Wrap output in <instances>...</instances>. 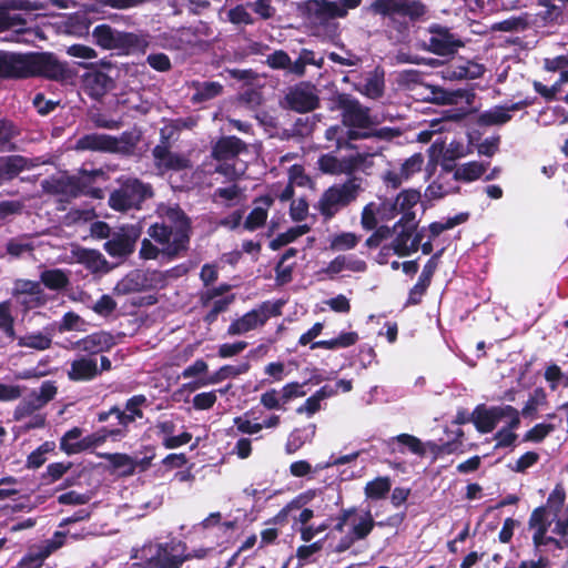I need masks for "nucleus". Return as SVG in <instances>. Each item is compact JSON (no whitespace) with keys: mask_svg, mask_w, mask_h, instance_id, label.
Masks as SVG:
<instances>
[{"mask_svg":"<svg viewBox=\"0 0 568 568\" xmlns=\"http://www.w3.org/2000/svg\"><path fill=\"white\" fill-rule=\"evenodd\" d=\"M160 221L152 223L146 231L149 239L141 242L139 256L142 260H156L160 254L169 261L183 257L190 250L192 221L174 204H160L156 209Z\"/></svg>","mask_w":568,"mask_h":568,"instance_id":"obj_1","label":"nucleus"},{"mask_svg":"<svg viewBox=\"0 0 568 568\" xmlns=\"http://www.w3.org/2000/svg\"><path fill=\"white\" fill-rule=\"evenodd\" d=\"M71 77L67 62L52 52H12L0 50V80L43 78L64 81Z\"/></svg>","mask_w":568,"mask_h":568,"instance_id":"obj_2","label":"nucleus"},{"mask_svg":"<svg viewBox=\"0 0 568 568\" xmlns=\"http://www.w3.org/2000/svg\"><path fill=\"white\" fill-rule=\"evenodd\" d=\"M132 558L140 559L142 568H181L185 562L181 540L175 538L165 542H145Z\"/></svg>","mask_w":568,"mask_h":568,"instance_id":"obj_3","label":"nucleus"},{"mask_svg":"<svg viewBox=\"0 0 568 568\" xmlns=\"http://www.w3.org/2000/svg\"><path fill=\"white\" fill-rule=\"evenodd\" d=\"M94 43L104 50H116L119 54L144 53L149 41L144 36L120 31L110 24L102 23L94 27L92 31Z\"/></svg>","mask_w":568,"mask_h":568,"instance_id":"obj_4","label":"nucleus"},{"mask_svg":"<svg viewBox=\"0 0 568 568\" xmlns=\"http://www.w3.org/2000/svg\"><path fill=\"white\" fill-rule=\"evenodd\" d=\"M154 195L153 187L136 178H129L120 183V186L111 192L108 203L118 212L140 210L142 203Z\"/></svg>","mask_w":568,"mask_h":568,"instance_id":"obj_5","label":"nucleus"},{"mask_svg":"<svg viewBox=\"0 0 568 568\" xmlns=\"http://www.w3.org/2000/svg\"><path fill=\"white\" fill-rule=\"evenodd\" d=\"M362 0H342L341 2L326 0H308L301 8L303 18L312 26H326L331 20L345 18L348 10L361 6Z\"/></svg>","mask_w":568,"mask_h":568,"instance_id":"obj_6","label":"nucleus"},{"mask_svg":"<svg viewBox=\"0 0 568 568\" xmlns=\"http://www.w3.org/2000/svg\"><path fill=\"white\" fill-rule=\"evenodd\" d=\"M359 190L361 186L355 179H349L342 184H334L324 191L316 207L324 220L329 221L357 199Z\"/></svg>","mask_w":568,"mask_h":568,"instance_id":"obj_7","label":"nucleus"},{"mask_svg":"<svg viewBox=\"0 0 568 568\" xmlns=\"http://www.w3.org/2000/svg\"><path fill=\"white\" fill-rule=\"evenodd\" d=\"M285 302L277 300L274 303L263 302L257 308L245 313L242 317L234 320L229 328V335H242L250 331L263 326L271 317L282 315V307Z\"/></svg>","mask_w":568,"mask_h":568,"instance_id":"obj_8","label":"nucleus"},{"mask_svg":"<svg viewBox=\"0 0 568 568\" xmlns=\"http://www.w3.org/2000/svg\"><path fill=\"white\" fill-rule=\"evenodd\" d=\"M335 108L341 111L342 123L346 128L366 130L373 125L371 109L348 93L336 95Z\"/></svg>","mask_w":568,"mask_h":568,"instance_id":"obj_9","label":"nucleus"},{"mask_svg":"<svg viewBox=\"0 0 568 568\" xmlns=\"http://www.w3.org/2000/svg\"><path fill=\"white\" fill-rule=\"evenodd\" d=\"M428 38L423 40L420 47L436 55H454L464 42L450 32V29L439 23H432L427 28Z\"/></svg>","mask_w":568,"mask_h":568,"instance_id":"obj_10","label":"nucleus"},{"mask_svg":"<svg viewBox=\"0 0 568 568\" xmlns=\"http://www.w3.org/2000/svg\"><path fill=\"white\" fill-rule=\"evenodd\" d=\"M324 324L321 322L314 323V325L303 333L298 338V345L306 346L310 344L311 349L323 348L335 351L338 348H347L355 345L358 339L357 332H342L337 337L324 341L314 342V339L322 334Z\"/></svg>","mask_w":568,"mask_h":568,"instance_id":"obj_11","label":"nucleus"},{"mask_svg":"<svg viewBox=\"0 0 568 568\" xmlns=\"http://www.w3.org/2000/svg\"><path fill=\"white\" fill-rule=\"evenodd\" d=\"M314 84L302 81L288 89L284 97L286 108L297 113H308L320 106V97Z\"/></svg>","mask_w":568,"mask_h":568,"instance_id":"obj_12","label":"nucleus"},{"mask_svg":"<svg viewBox=\"0 0 568 568\" xmlns=\"http://www.w3.org/2000/svg\"><path fill=\"white\" fill-rule=\"evenodd\" d=\"M528 526L534 529L532 542L536 551H549L562 549V542L554 537L547 536L550 521L547 518V509L545 506L537 507L532 510Z\"/></svg>","mask_w":568,"mask_h":568,"instance_id":"obj_13","label":"nucleus"},{"mask_svg":"<svg viewBox=\"0 0 568 568\" xmlns=\"http://www.w3.org/2000/svg\"><path fill=\"white\" fill-rule=\"evenodd\" d=\"M145 403L146 397L144 395H134L125 402L124 408L114 405L110 407L109 410L99 412L97 414V420L99 423H105L110 416H114L118 420L119 428L129 429L130 424L143 417L141 406L145 405Z\"/></svg>","mask_w":568,"mask_h":568,"instance_id":"obj_14","label":"nucleus"},{"mask_svg":"<svg viewBox=\"0 0 568 568\" xmlns=\"http://www.w3.org/2000/svg\"><path fill=\"white\" fill-rule=\"evenodd\" d=\"M142 234L140 225L122 227L120 232L113 233L104 245V251L111 257L124 258L134 252L135 244Z\"/></svg>","mask_w":568,"mask_h":568,"instance_id":"obj_15","label":"nucleus"},{"mask_svg":"<svg viewBox=\"0 0 568 568\" xmlns=\"http://www.w3.org/2000/svg\"><path fill=\"white\" fill-rule=\"evenodd\" d=\"M152 155L156 168L166 171H181L190 164L186 158L170 151L169 136L164 135L163 130H161V143L153 148Z\"/></svg>","mask_w":568,"mask_h":568,"instance_id":"obj_16","label":"nucleus"},{"mask_svg":"<svg viewBox=\"0 0 568 568\" xmlns=\"http://www.w3.org/2000/svg\"><path fill=\"white\" fill-rule=\"evenodd\" d=\"M375 525L383 526V523H375L371 511L367 510L365 515L359 518V521L353 525L349 531L339 539L333 548V551L336 554L347 551L356 541L366 539Z\"/></svg>","mask_w":568,"mask_h":568,"instance_id":"obj_17","label":"nucleus"},{"mask_svg":"<svg viewBox=\"0 0 568 568\" xmlns=\"http://www.w3.org/2000/svg\"><path fill=\"white\" fill-rule=\"evenodd\" d=\"M98 176L103 179L106 178L105 173L101 169L92 171L83 170L79 176L68 178V186H70L69 194L74 197L79 195H89L94 199H102V190L100 187L92 186Z\"/></svg>","mask_w":568,"mask_h":568,"instance_id":"obj_18","label":"nucleus"},{"mask_svg":"<svg viewBox=\"0 0 568 568\" xmlns=\"http://www.w3.org/2000/svg\"><path fill=\"white\" fill-rule=\"evenodd\" d=\"M246 151L247 145L242 139L235 135H227L220 138L212 145L211 156L217 162H229Z\"/></svg>","mask_w":568,"mask_h":568,"instance_id":"obj_19","label":"nucleus"},{"mask_svg":"<svg viewBox=\"0 0 568 568\" xmlns=\"http://www.w3.org/2000/svg\"><path fill=\"white\" fill-rule=\"evenodd\" d=\"M501 420V406L487 407L478 404L474 408L473 424L480 434L491 433Z\"/></svg>","mask_w":568,"mask_h":568,"instance_id":"obj_20","label":"nucleus"},{"mask_svg":"<svg viewBox=\"0 0 568 568\" xmlns=\"http://www.w3.org/2000/svg\"><path fill=\"white\" fill-rule=\"evenodd\" d=\"M115 345L114 336L111 333L100 331L94 332L79 339L75 346L90 355L108 352Z\"/></svg>","mask_w":568,"mask_h":568,"instance_id":"obj_21","label":"nucleus"},{"mask_svg":"<svg viewBox=\"0 0 568 568\" xmlns=\"http://www.w3.org/2000/svg\"><path fill=\"white\" fill-rule=\"evenodd\" d=\"M116 138L102 133H89L79 138L75 149L79 151L108 152L115 151Z\"/></svg>","mask_w":568,"mask_h":568,"instance_id":"obj_22","label":"nucleus"},{"mask_svg":"<svg viewBox=\"0 0 568 568\" xmlns=\"http://www.w3.org/2000/svg\"><path fill=\"white\" fill-rule=\"evenodd\" d=\"M254 203L261 205L255 206L243 222L244 230L248 232H254L265 225L268 216V209L273 205L274 199L266 194L256 197Z\"/></svg>","mask_w":568,"mask_h":568,"instance_id":"obj_23","label":"nucleus"},{"mask_svg":"<svg viewBox=\"0 0 568 568\" xmlns=\"http://www.w3.org/2000/svg\"><path fill=\"white\" fill-rule=\"evenodd\" d=\"M30 168V160L22 155L0 156V186L16 179L21 172Z\"/></svg>","mask_w":568,"mask_h":568,"instance_id":"obj_24","label":"nucleus"},{"mask_svg":"<svg viewBox=\"0 0 568 568\" xmlns=\"http://www.w3.org/2000/svg\"><path fill=\"white\" fill-rule=\"evenodd\" d=\"M100 375L97 361L90 357L74 359L68 371V378L71 382H89Z\"/></svg>","mask_w":568,"mask_h":568,"instance_id":"obj_25","label":"nucleus"},{"mask_svg":"<svg viewBox=\"0 0 568 568\" xmlns=\"http://www.w3.org/2000/svg\"><path fill=\"white\" fill-rule=\"evenodd\" d=\"M148 277L140 271L134 270L129 272L121 278L113 288L115 295H129L132 293H140L148 287Z\"/></svg>","mask_w":568,"mask_h":568,"instance_id":"obj_26","label":"nucleus"},{"mask_svg":"<svg viewBox=\"0 0 568 568\" xmlns=\"http://www.w3.org/2000/svg\"><path fill=\"white\" fill-rule=\"evenodd\" d=\"M53 328L45 326L42 332H31L17 338L18 346L32 348L36 351H45L52 346Z\"/></svg>","mask_w":568,"mask_h":568,"instance_id":"obj_27","label":"nucleus"},{"mask_svg":"<svg viewBox=\"0 0 568 568\" xmlns=\"http://www.w3.org/2000/svg\"><path fill=\"white\" fill-rule=\"evenodd\" d=\"M250 368L251 364L248 362H243L239 365H224L220 367L216 372H214L207 379L197 381L191 384L190 388L196 389L197 387L205 386L209 384H217L224 379L245 374L250 371Z\"/></svg>","mask_w":568,"mask_h":568,"instance_id":"obj_28","label":"nucleus"},{"mask_svg":"<svg viewBox=\"0 0 568 568\" xmlns=\"http://www.w3.org/2000/svg\"><path fill=\"white\" fill-rule=\"evenodd\" d=\"M363 95L378 100L385 93V71L382 67H376L368 73L363 88H356Z\"/></svg>","mask_w":568,"mask_h":568,"instance_id":"obj_29","label":"nucleus"},{"mask_svg":"<svg viewBox=\"0 0 568 568\" xmlns=\"http://www.w3.org/2000/svg\"><path fill=\"white\" fill-rule=\"evenodd\" d=\"M20 135L18 125L8 119H0V153H9L18 150L14 140Z\"/></svg>","mask_w":568,"mask_h":568,"instance_id":"obj_30","label":"nucleus"},{"mask_svg":"<svg viewBox=\"0 0 568 568\" xmlns=\"http://www.w3.org/2000/svg\"><path fill=\"white\" fill-rule=\"evenodd\" d=\"M192 88L195 90L193 93L191 101L194 104L203 103L209 100H212L223 92V85L216 81H193Z\"/></svg>","mask_w":568,"mask_h":568,"instance_id":"obj_31","label":"nucleus"},{"mask_svg":"<svg viewBox=\"0 0 568 568\" xmlns=\"http://www.w3.org/2000/svg\"><path fill=\"white\" fill-rule=\"evenodd\" d=\"M318 169L325 174L337 175L353 170V164L348 160H338L331 153L322 154L317 161Z\"/></svg>","mask_w":568,"mask_h":568,"instance_id":"obj_32","label":"nucleus"},{"mask_svg":"<svg viewBox=\"0 0 568 568\" xmlns=\"http://www.w3.org/2000/svg\"><path fill=\"white\" fill-rule=\"evenodd\" d=\"M509 105H497L479 114L478 124L485 126L503 125L511 120Z\"/></svg>","mask_w":568,"mask_h":568,"instance_id":"obj_33","label":"nucleus"},{"mask_svg":"<svg viewBox=\"0 0 568 568\" xmlns=\"http://www.w3.org/2000/svg\"><path fill=\"white\" fill-rule=\"evenodd\" d=\"M415 231L416 230H410L409 227L406 226H398L396 231H393V234H395V236L389 245V248L393 250L394 254H396L399 257L410 255L409 243Z\"/></svg>","mask_w":568,"mask_h":568,"instance_id":"obj_34","label":"nucleus"},{"mask_svg":"<svg viewBox=\"0 0 568 568\" xmlns=\"http://www.w3.org/2000/svg\"><path fill=\"white\" fill-rule=\"evenodd\" d=\"M40 282L47 288L52 291H62L67 288L70 283L68 275L60 268L45 270L41 272Z\"/></svg>","mask_w":568,"mask_h":568,"instance_id":"obj_35","label":"nucleus"},{"mask_svg":"<svg viewBox=\"0 0 568 568\" xmlns=\"http://www.w3.org/2000/svg\"><path fill=\"white\" fill-rule=\"evenodd\" d=\"M27 24L22 14L7 12L6 8L0 6V32L13 30L17 33H23L28 30Z\"/></svg>","mask_w":568,"mask_h":568,"instance_id":"obj_36","label":"nucleus"},{"mask_svg":"<svg viewBox=\"0 0 568 568\" xmlns=\"http://www.w3.org/2000/svg\"><path fill=\"white\" fill-rule=\"evenodd\" d=\"M488 163L471 161L463 164L454 173L457 181L473 182L478 180L487 171Z\"/></svg>","mask_w":568,"mask_h":568,"instance_id":"obj_37","label":"nucleus"},{"mask_svg":"<svg viewBox=\"0 0 568 568\" xmlns=\"http://www.w3.org/2000/svg\"><path fill=\"white\" fill-rule=\"evenodd\" d=\"M43 407L44 404L36 396V390H32L16 406L13 410V419L21 420Z\"/></svg>","mask_w":568,"mask_h":568,"instance_id":"obj_38","label":"nucleus"},{"mask_svg":"<svg viewBox=\"0 0 568 568\" xmlns=\"http://www.w3.org/2000/svg\"><path fill=\"white\" fill-rule=\"evenodd\" d=\"M392 480L388 476L377 477L368 481L364 488L367 498L373 500L384 499L390 491Z\"/></svg>","mask_w":568,"mask_h":568,"instance_id":"obj_39","label":"nucleus"},{"mask_svg":"<svg viewBox=\"0 0 568 568\" xmlns=\"http://www.w3.org/2000/svg\"><path fill=\"white\" fill-rule=\"evenodd\" d=\"M427 13V7L422 0H402L399 19L416 22Z\"/></svg>","mask_w":568,"mask_h":568,"instance_id":"obj_40","label":"nucleus"},{"mask_svg":"<svg viewBox=\"0 0 568 568\" xmlns=\"http://www.w3.org/2000/svg\"><path fill=\"white\" fill-rule=\"evenodd\" d=\"M402 0H374L371 10L375 14L389 18L393 21L399 19Z\"/></svg>","mask_w":568,"mask_h":568,"instance_id":"obj_41","label":"nucleus"},{"mask_svg":"<svg viewBox=\"0 0 568 568\" xmlns=\"http://www.w3.org/2000/svg\"><path fill=\"white\" fill-rule=\"evenodd\" d=\"M33 250L34 245L29 234L12 237L6 244V252L13 257H20L24 253L33 252Z\"/></svg>","mask_w":568,"mask_h":568,"instance_id":"obj_42","label":"nucleus"},{"mask_svg":"<svg viewBox=\"0 0 568 568\" xmlns=\"http://www.w3.org/2000/svg\"><path fill=\"white\" fill-rule=\"evenodd\" d=\"M129 434V429L118 427L103 426L97 432L90 434L94 448L103 445L109 438L112 440H121Z\"/></svg>","mask_w":568,"mask_h":568,"instance_id":"obj_43","label":"nucleus"},{"mask_svg":"<svg viewBox=\"0 0 568 568\" xmlns=\"http://www.w3.org/2000/svg\"><path fill=\"white\" fill-rule=\"evenodd\" d=\"M470 62H467L466 64H458V65H448L444 73V78L449 80H465V79H476L481 74L480 65L474 64V67L477 69V71H470L469 64Z\"/></svg>","mask_w":568,"mask_h":568,"instance_id":"obj_44","label":"nucleus"},{"mask_svg":"<svg viewBox=\"0 0 568 568\" xmlns=\"http://www.w3.org/2000/svg\"><path fill=\"white\" fill-rule=\"evenodd\" d=\"M0 329L10 339H16L14 317L11 313L9 300L0 303Z\"/></svg>","mask_w":568,"mask_h":568,"instance_id":"obj_45","label":"nucleus"},{"mask_svg":"<svg viewBox=\"0 0 568 568\" xmlns=\"http://www.w3.org/2000/svg\"><path fill=\"white\" fill-rule=\"evenodd\" d=\"M72 467V463H51L47 466L45 473L41 475L42 484L50 485L61 479Z\"/></svg>","mask_w":568,"mask_h":568,"instance_id":"obj_46","label":"nucleus"},{"mask_svg":"<svg viewBox=\"0 0 568 568\" xmlns=\"http://www.w3.org/2000/svg\"><path fill=\"white\" fill-rule=\"evenodd\" d=\"M140 142V135L134 134L133 132L125 131L121 134V136L116 138L115 151L112 153H120L123 155H132L134 150Z\"/></svg>","mask_w":568,"mask_h":568,"instance_id":"obj_47","label":"nucleus"},{"mask_svg":"<svg viewBox=\"0 0 568 568\" xmlns=\"http://www.w3.org/2000/svg\"><path fill=\"white\" fill-rule=\"evenodd\" d=\"M556 429L554 424L539 423L527 430L523 437V442L541 443L549 434Z\"/></svg>","mask_w":568,"mask_h":568,"instance_id":"obj_48","label":"nucleus"},{"mask_svg":"<svg viewBox=\"0 0 568 568\" xmlns=\"http://www.w3.org/2000/svg\"><path fill=\"white\" fill-rule=\"evenodd\" d=\"M432 93V101L442 105L456 104L459 99L466 95V91L463 90L448 91L440 88H435Z\"/></svg>","mask_w":568,"mask_h":568,"instance_id":"obj_49","label":"nucleus"},{"mask_svg":"<svg viewBox=\"0 0 568 568\" xmlns=\"http://www.w3.org/2000/svg\"><path fill=\"white\" fill-rule=\"evenodd\" d=\"M67 536L68 532L58 530L53 534L52 538L47 539L41 546H39L38 550L48 558L65 545Z\"/></svg>","mask_w":568,"mask_h":568,"instance_id":"obj_50","label":"nucleus"},{"mask_svg":"<svg viewBox=\"0 0 568 568\" xmlns=\"http://www.w3.org/2000/svg\"><path fill=\"white\" fill-rule=\"evenodd\" d=\"M43 288L41 286V282L31 281V280H18L16 282V286L13 290V295L16 297H20V295H43Z\"/></svg>","mask_w":568,"mask_h":568,"instance_id":"obj_51","label":"nucleus"},{"mask_svg":"<svg viewBox=\"0 0 568 568\" xmlns=\"http://www.w3.org/2000/svg\"><path fill=\"white\" fill-rule=\"evenodd\" d=\"M359 241V236L352 232H342L336 234L331 241V248L334 251L354 248Z\"/></svg>","mask_w":568,"mask_h":568,"instance_id":"obj_52","label":"nucleus"},{"mask_svg":"<svg viewBox=\"0 0 568 568\" xmlns=\"http://www.w3.org/2000/svg\"><path fill=\"white\" fill-rule=\"evenodd\" d=\"M392 440H396L398 444L406 446L409 449V452H412L415 455L423 457L426 454V449L420 439L410 434H399L393 437Z\"/></svg>","mask_w":568,"mask_h":568,"instance_id":"obj_53","label":"nucleus"},{"mask_svg":"<svg viewBox=\"0 0 568 568\" xmlns=\"http://www.w3.org/2000/svg\"><path fill=\"white\" fill-rule=\"evenodd\" d=\"M420 201V193L416 190H404L396 196L399 211L414 210Z\"/></svg>","mask_w":568,"mask_h":568,"instance_id":"obj_54","label":"nucleus"},{"mask_svg":"<svg viewBox=\"0 0 568 568\" xmlns=\"http://www.w3.org/2000/svg\"><path fill=\"white\" fill-rule=\"evenodd\" d=\"M81 322V317L77 313L70 311L62 316L59 323L51 324L50 326L53 328V332L57 331L59 333H63L78 329Z\"/></svg>","mask_w":568,"mask_h":568,"instance_id":"obj_55","label":"nucleus"},{"mask_svg":"<svg viewBox=\"0 0 568 568\" xmlns=\"http://www.w3.org/2000/svg\"><path fill=\"white\" fill-rule=\"evenodd\" d=\"M227 17L230 22L233 24L252 26L255 22L254 18L246 10V7L243 4H237L234 8L230 9L227 12Z\"/></svg>","mask_w":568,"mask_h":568,"instance_id":"obj_56","label":"nucleus"},{"mask_svg":"<svg viewBox=\"0 0 568 568\" xmlns=\"http://www.w3.org/2000/svg\"><path fill=\"white\" fill-rule=\"evenodd\" d=\"M246 7H248L262 20H270L276 13V9L272 6L271 0H256L254 2H247Z\"/></svg>","mask_w":568,"mask_h":568,"instance_id":"obj_57","label":"nucleus"},{"mask_svg":"<svg viewBox=\"0 0 568 568\" xmlns=\"http://www.w3.org/2000/svg\"><path fill=\"white\" fill-rule=\"evenodd\" d=\"M373 231H374L373 234L371 236H368L365 241V246L371 250L377 248L382 244L383 241L392 237L393 231H395V230L387 225H381Z\"/></svg>","mask_w":568,"mask_h":568,"instance_id":"obj_58","label":"nucleus"},{"mask_svg":"<svg viewBox=\"0 0 568 568\" xmlns=\"http://www.w3.org/2000/svg\"><path fill=\"white\" fill-rule=\"evenodd\" d=\"M306 383L291 382L285 384L281 389V400L282 404L285 405L290 400L298 397H303L306 395V392L303 389Z\"/></svg>","mask_w":568,"mask_h":568,"instance_id":"obj_59","label":"nucleus"},{"mask_svg":"<svg viewBox=\"0 0 568 568\" xmlns=\"http://www.w3.org/2000/svg\"><path fill=\"white\" fill-rule=\"evenodd\" d=\"M82 434L83 429L78 426H74L71 429L67 430L60 438V450L67 454L68 456L75 455L77 453H70L67 449V447H74L77 445V440L82 436Z\"/></svg>","mask_w":568,"mask_h":568,"instance_id":"obj_60","label":"nucleus"},{"mask_svg":"<svg viewBox=\"0 0 568 568\" xmlns=\"http://www.w3.org/2000/svg\"><path fill=\"white\" fill-rule=\"evenodd\" d=\"M230 290L231 285L227 283H222L219 286L206 288L205 291H202L199 295L200 304L203 307H206L214 298L224 295Z\"/></svg>","mask_w":568,"mask_h":568,"instance_id":"obj_61","label":"nucleus"},{"mask_svg":"<svg viewBox=\"0 0 568 568\" xmlns=\"http://www.w3.org/2000/svg\"><path fill=\"white\" fill-rule=\"evenodd\" d=\"M424 163V158L420 153H415L400 166L402 175L405 180H408L413 174L422 171V166Z\"/></svg>","mask_w":568,"mask_h":568,"instance_id":"obj_62","label":"nucleus"},{"mask_svg":"<svg viewBox=\"0 0 568 568\" xmlns=\"http://www.w3.org/2000/svg\"><path fill=\"white\" fill-rule=\"evenodd\" d=\"M148 64L158 72H168L172 69V63L168 54L163 52L151 53L146 57Z\"/></svg>","mask_w":568,"mask_h":568,"instance_id":"obj_63","label":"nucleus"},{"mask_svg":"<svg viewBox=\"0 0 568 568\" xmlns=\"http://www.w3.org/2000/svg\"><path fill=\"white\" fill-rule=\"evenodd\" d=\"M93 312L108 317L116 310V302L108 294H103L93 305Z\"/></svg>","mask_w":568,"mask_h":568,"instance_id":"obj_64","label":"nucleus"}]
</instances>
